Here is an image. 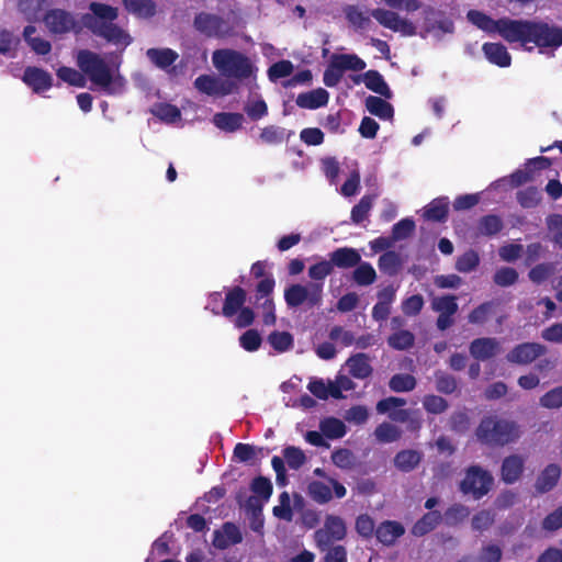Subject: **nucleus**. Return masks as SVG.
<instances>
[{
	"instance_id": "nucleus-40",
	"label": "nucleus",
	"mask_w": 562,
	"mask_h": 562,
	"mask_svg": "<svg viewBox=\"0 0 562 562\" xmlns=\"http://www.w3.org/2000/svg\"><path fill=\"white\" fill-rule=\"evenodd\" d=\"M334 272L333 263L329 260H321L308 268V277L313 281L312 283H322L324 280Z\"/></svg>"
},
{
	"instance_id": "nucleus-46",
	"label": "nucleus",
	"mask_w": 562,
	"mask_h": 562,
	"mask_svg": "<svg viewBox=\"0 0 562 562\" xmlns=\"http://www.w3.org/2000/svg\"><path fill=\"white\" fill-rule=\"evenodd\" d=\"M268 342L278 352H285L293 347V336L289 331L274 330L269 334Z\"/></svg>"
},
{
	"instance_id": "nucleus-57",
	"label": "nucleus",
	"mask_w": 562,
	"mask_h": 562,
	"mask_svg": "<svg viewBox=\"0 0 562 562\" xmlns=\"http://www.w3.org/2000/svg\"><path fill=\"white\" fill-rule=\"evenodd\" d=\"M519 274L516 269L512 267H503L493 276V281L499 286H510L518 281Z\"/></svg>"
},
{
	"instance_id": "nucleus-6",
	"label": "nucleus",
	"mask_w": 562,
	"mask_h": 562,
	"mask_svg": "<svg viewBox=\"0 0 562 562\" xmlns=\"http://www.w3.org/2000/svg\"><path fill=\"white\" fill-rule=\"evenodd\" d=\"M212 60L223 76L239 81L252 77L256 70L249 57L235 49H217L213 53Z\"/></svg>"
},
{
	"instance_id": "nucleus-22",
	"label": "nucleus",
	"mask_w": 562,
	"mask_h": 562,
	"mask_svg": "<svg viewBox=\"0 0 562 562\" xmlns=\"http://www.w3.org/2000/svg\"><path fill=\"white\" fill-rule=\"evenodd\" d=\"M329 93L324 88H317L307 92H302L297 95L295 102L301 109L315 110L327 105Z\"/></svg>"
},
{
	"instance_id": "nucleus-58",
	"label": "nucleus",
	"mask_w": 562,
	"mask_h": 562,
	"mask_svg": "<svg viewBox=\"0 0 562 562\" xmlns=\"http://www.w3.org/2000/svg\"><path fill=\"white\" fill-rule=\"evenodd\" d=\"M371 15L384 27L390 30L396 29L400 15L396 12L385 9H373Z\"/></svg>"
},
{
	"instance_id": "nucleus-21",
	"label": "nucleus",
	"mask_w": 562,
	"mask_h": 562,
	"mask_svg": "<svg viewBox=\"0 0 562 562\" xmlns=\"http://www.w3.org/2000/svg\"><path fill=\"white\" fill-rule=\"evenodd\" d=\"M561 477V468L557 463L548 464L538 475L535 488L538 493L543 494L555 487Z\"/></svg>"
},
{
	"instance_id": "nucleus-5",
	"label": "nucleus",
	"mask_w": 562,
	"mask_h": 562,
	"mask_svg": "<svg viewBox=\"0 0 562 562\" xmlns=\"http://www.w3.org/2000/svg\"><path fill=\"white\" fill-rule=\"evenodd\" d=\"M475 435L484 445L503 447L519 438V427L513 420L485 416L480 422Z\"/></svg>"
},
{
	"instance_id": "nucleus-8",
	"label": "nucleus",
	"mask_w": 562,
	"mask_h": 562,
	"mask_svg": "<svg viewBox=\"0 0 562 562\" xmlns=\"http://www.w3.org/2000/svg\"><path fill=\"white\" fill-rule=\"evenodd\" d=\"M467 19L477 29L488 33H497L506 42L512 43L516 20L509 18L492 19L479 10H470Z\"/></svg>"
},
{
	"instance_id": "nucleus-52",
	"label": "nucleus",
	"mask_w": 562,
	"mask_h": 562,
	"mask_svg": "<svg viewBox=\"0 0 562 562\" xmlns=\"http://www.w3.org/2000/svg\"><path fill=\"white\" fill-rule=\"evenodd\" d=\"M479 263V254L475 250L470 249L457 258L456 269L459 272L468 273L475 270Z\"/></svg>"
},
{
	"instance_id": "nucleus-61",
	"label": "nucleus",
	"mask_w": 562,
	"mask_h": 562,
	"mask_svg": "<svg viewBox=\"0 0 562 562\" xmlns=\"http://www.w3.org/2000/svg\"><path fill=\"white\" fill-rule=\"evenodd\" d=\"M293 72V64L290 60H280L272 64L268 69V77L271 81L289 77Z\"/></svg>"
},
{
	"instance_id": "nucleus-60",
	"label": "nucleus",
	"mask_w": 562,
	"mask_h": 562,
	"mask_svg": "<svg viewBox=\"0 0 562 562\" xmlns=\"http://www.w3.org/2000/svg\"><path fill=\"white\" fill-rule=\"evenodd\" d=\"M415 222L412 218H403L392 227V239L402 240L409 237L415 231Z\"/></svg>"
},
{
	"instance_id": "nucleus-41",
	"label": "nucleus",
	"mask_w": 562,
	"mask_h": 562,
	"mask_svg": "<svg viewBox=\"0 0 562 562\" xmlns=\"http://www.w3.org/2000/svg\"><path fill=\"white\" fill-rule=\"evenodd\" d=\"M151 113L166 123H175L181 117L180 109L170 103L156 104Z\"/></svg>"
},
{
	"instance_id": "nucleus-51",
	"label": "nucleus",
	"mask_w": 562,
	"mask_h": 562,
	"mask_svg": "<svg viewBox=\"0 0 562 562\" xmlns=\"http://www.w3.org/2000/svg\"><path fill=\"white\" fill-rule=\"evenodd\" d=\"M373 205V198L371 195H363L360 201L352 207L350 218L352 223L360 224L369 215Z\"/></svg>"
},
{
	"instance_id": "nucleus-24",
	"label": "nucleus",
	"mask_w": 562,
	"mask_h": 562,
	"mask_svg": "<svg viewBox=\"0 0 562 562\" xmlns=\"http://www.w3.org/2000/svg\"><path fill=\"white\" fill-rule=\"evenodd\" d=\"M404 532L405 529L401 522L385 520L375 529V537L384 546H392Z\"/></svg>"
},
{
	"instance_id": "nucleus-64",
	"label": "nucleus",
	"mask_w": 562,
	"mask_h": 562,
	"mask_svg": "<svg viewBox=\"0 0 562 562\" xmlns=\"http://www.w3.org/2000/svg\"><path fill=\"white\" fill-rule=\"evenodd\" d=\"M540 405L546 408L562 407V385L557 386L540 397Z\"/></svg>"
},
{
	"instance_id": "nucleus-2",
	"label": "nucleus",
	"mask_w": 562,
	"mask_h": 562,
	"mask_svg": "<svg viewBox=\"0 0 562 562\" xmlns=\"http://www.w3.org/2000/svg\"><path fill=\"white\" fill-rule=\"evenodd\" d=\"M77 65L80 71L61 66L57 69V77L70 86L83 88L87 83L85 75L99 87L109 88L113 81L112 71L104 59L89 49H81L77 55Z\"/></svg>"
},
{
	"instance_id": "nucleus-27",
	"label": "nucleus",
	"mask_w": 562,
	"mask_h": 562,
	"mask_svg": "<svg viewBox=\"0 0 562 562\" xmlns=\"http://www.w3.org/2000/svg\"><path fill=\"white\" fill-rule=\"evenodd\" d=\"M442 520L439 510H430L422 516L413 526L412 533L416 537H423L432 531Z\"/></svg>"
},
{
	"instance_id": "nucleus-36",
	"label": "nucleus",
	"mask_w": 562,
	"mask_h": 562,
	"mask_svg": "<svg viewBox=\"0 0 562 562\" xmlns=\"http://www.w3.org/2000/svg\"><path fill=\"white\" fill-rule=\"evenodd\" d=\"M496 303L494 301H487L481 303L479 306L473 308L468 315V321L473 325H483L495 312Z\"/></svg>"
},
{
	"instance_id": "nucleus-63",
	"label": "nucleus",
	"mask_w": 562,
	"mask_h": 562,
	"mask_svg": "<svg viewBox=\"0 0 562 562\" xmlns=\"http://www.w3.org/2000/svg\"><path fill=\"white\" fill-rule=\"evenodd\" d=\"M259 137H260V140L265 144H269V145L281 144L284 139V131H283V128L279 127V126L269 125L261 130Z\"/></svg>"
},
{
	"instance_id": "nucleus-20",
	"label": "nucleus",
	"mask_w": 562,
	"mask_h": 562,
	"mask_svg": "<svg viewBox=\"0 0 562 562\" xmlns=\"http://www.w3.org/2000/svg\"><path fill=\"white\" fill-rule=\"evenodd\" d=\"M482 52L491 64L501 68L509 67L512 64V56L502 43H484Z\"/></svg>"
},
{
	"instance_id": "nucleus-45",
	"label": "nucleus",
	"mask_w": 562,
	"mask_h": 562,
	"mask_svg": "<svg viewBox=\"0 0 562 562\" xmlns=\"http://www.w3.org/2000/svg\"><path fill=\"white\" fill-rule=\"evenodd\" d=\"M415 337L409 330H397L387 338L390 347L396 350H406L414 346Z\"/></svg>"
},
{
	"instance_id": "nucleus-15",
	"label": "nucleus",
	"mask_w": 562,
	"mask_h": 562,
	"mask_svg": "<svg viewBox=\"0 0 562 562\" xmlns=\"http://www.w3.org/2000/svg\"><path fill=\"white\" fill-rule=\"evenodd\" d=\"M470 355L479 360L486 361L501 351L499 341L492 337L475 338L469 346Z\"/></svg>"
},
{
	"instance_id": "nucleus-54",
	"label": "nucleus",
	"mask_w": 562,
	"mask_h": 562,
	"mask_svg": "<svg viewBox=\"0 0 562 562\" xmlns=\"http://www.w3.org/2000/svg\"><path fill=\"white\" fill-rule=\"evenodd\" d=\"M331 461L339 469L350 470L355 467L356 457L351 450L339 448L333 451Z\"/></svg>"
},
{
	"instance_id": "nucleus-4",
	"label": "nucleus",
	"mask_w": 562,
	"mask_h": 562,
	"mask_svg": "<svg viewBox=\"0 0 562 562\" xmlns=\"http://www.w3.org/2000/svg\"><path fill=\"white\" fill-rule=\"evenodd\" d=\"M267 261L258 260L251 265L250 274L259 279L255 288V305L262 310V322L267 326H272L277 322L276 305L272 297L276 280L272 273H267Z\"/></svg>"
},
{
	"instance_id": "nucleus-38",
	"label": "nucleus",
	"mask_w": 562,
	"mask_h": 562,
	"mask_svg": "<svg viewBox=\"0 0 562 562\" xmlns=\"http://www.w3.org/2000/svg\"><path fill=\"white\" fill-rule=\"evenodd\" d=\"M378 265L381 271L389 276H394L398 272L402 260L396 251L390 250L380 256Z\"/></svg>"
},
{
	"instance_id": "nucleus-18",
	"label": "nucleus",
	"mask_w": 562,
	"mask_h": 562,
	"mask_svg": "<svg viewBox=\"0 0 562 562\" xmlns=\"http://www.w3.org/2000/svg\"><path fill=\"white\" fill-rule=\"evenodd\" d=\"M525 459L519 454H510L504 458L501 467V479L506 484H514L522 475Z\"/></svg>"
},
{
	"instance_id": "nucleus-49",
	"label": "nucleus",
	"mask_w": 562,
	"mask_h": 562,
	"mask_svg": "<svg viewBox=\"0 0 562 562\" xmlns=\"http://www.w3.org/2000/svg\"><path fill=\"white\" fill-rule=\"evenodd\" d=\"M389 386L394 392H409L416 387V379L408 373H397L390 379Z\"/></svg>"
},
{
	"instance_id": "nucleus-62",
	"label": "nucleus",
	"mask_w": 562,
	"mask_h": 562,
	"mask_svg": "<svg viewBox=\"0 0 562 562\" xmlns=\"http://www.w3.org/2000/svg\"><path fill=\"white\" fill-rule=\"evenodd\" d=\"M435 378L438 392L452 394L457 390L458 383L453 375L439 371L435 374Z\"/></svg>"
},
{
	"instance_id": "nucleus-48",
	"label": "nucleus",
	"mask_w": 562,
	"mask_h": 562,
	"mask_svg": "<svg viewBox=\"0 0 562 562\" xmlns=\"http://www.w3.org/2000/svg\"><path fill=\"white\" fill-rule=\"evenodd\" d=\"M374 436L378 441L389 443L397 441L402 437V431L393 424L384 422L375 428Z\"/></svg>"
},
{
	"instance_id": "nucleus-34",
	"label": "nucleus",
	"mask_w": 562,
	"mask_h": 562,
	"mask_svg": "<svg viewBox=\"0 0 562 562\" xmlns=\"http://www.w3.org/2000/svg\"><path fill=\"white\" fill-rule=\"evenodd\" d=\"M334 66L345 72L346 70L361 71L366 68V63L353 54H339L331 57Z\"/></svg>"
},
{
	"instance_id": "nucleus-47",
	"label": "nucleus",
	"mask_w": 562,
	"mask_h": 562,
	"mask_svg": "<svg viewBox=\"0 0 562 562\" xmlns=\"http://www.w3.org/2000/svg\"><path fill=\"white\" fill-rule=\"evenodd\" d=\"M308 494L318 504H326L333 498L330 486L321 481H313L308 484Z\"/></svg>"
},
{
	"instance_id": "nucleus-9",
	"label": "nucleus",
	"mask_w": 562,
	"mask_h": 562,
	"mask_svg": "<svg viewBox=\"0 0 562 562\" xmlns=\"http://www.w3.org/2000/svg\"><path fill=\"white\" fill-rule=\"evenodd\" d=\"M323 299V284H291L284 290V301L289 307H299L307 302L311 307L318 306Z\"/></svg>"
},
{
	"instance_id": "nucleus-35",
	"label": "nucleus",
	"mask_w": 562,
	"mask_h": 562,
	"mask_svg": "<svg viewBox=\"0 0 562 562\" xmlns=\"http://www.w3.org/2000/svg\"><path fill=\"white\" fill-rule=\"evenodd\" d=\"M319 428L323 435L328 439H340L347 432L344 422L335 417H328L322 420Z\"/></svg>"
},
{
	"instance_id": "nucleus-23",
	"label": "nucleus",
	"mask_w": 562,
	"mask_h": 562,
	"mask_svg": "<svg viewBox=\"0 0 562 562\" xmlns=\"http://www.w3.org/2000/svg\"><path fill=\"white\" fill-rule=\"evenodd\" d=\"M423 457L424 456L422 451L415 449H404L395 454L393 464L398 471L403 473H409L418 468Z\"/></svg>"
},
{
	"instance_id": "nucleus-42",
	"label": "nucleus",
	"mask_w": 562,
	"mask_h": 562,
	"mask_svg": "<svg viewBox=\"0 0 562 562\" xmlns=\"http://www.w3.org/2000/svg\"><path fill=\"white\" fill-rule=\"evenodd\" d=\"M20 38L11 31L0 29V54L7 57H14Z\"/></svg>"
},
{
	"instance_id": "nucleus-19",
	"label": "nucleus",
	"mask_w": 562,
	"mask_h": 562,
	"mask_svg": "<svg viewBox=\"0 0 562 562\" xmlns=\"http://www.w3.org/2000/svg\"><path fill=\"white\" fill-rule=\"evenodd\" d=\"M329 259L334 268L350 269L360 263L361 256L355 248L340 247L329 254Z\"/></svg>"
},
{
	"instance_id": "nucleus-3",
	"label": "nucleus",
	"mask_w": 562,
	"mask_h": 562,
	"mask_svg": "<svg viewBox=\"0 0 562 562\" xmlns=\"http://www.w3.org/2000/svg\"><path fill=\"white\" fill-rule=\"evenodd\" d=\"M512 43L522 45L532 43L536 46L560 47L562 45V27L546 22L516 20Z\"/></svg>"
},
{
	"instance_id": "nucleus-7",
	"label": "nucleus",
	"mask_w": 562,
	"mask_h": 562,
	"mask_svg": "<svg viewBox=\"0 0 562 562\" xmlns=\"http://www.w3.org/2000/svg\"><path fill=\"white\" fill-rule=\"evenodd\" d=\"M493 483L494 477L491 472L474 464L465 470L459 490L463 495H471L474 499H481L488 494Z\"/></svg>"
},
{
	"instance_id": "nucleus-16",
	"label": "nucleus",
	"mask_w": 562,
	"mask_h": 562,
	"mask_svg": "<svg viewBox=\"0 0 562 562\" xmlns=\"http://www.w3.org/2000/svg\"><path fill=\"white\" fill-rule=\"evenodd\" d=\"M243 541V535L238 526L234 522H224L222 529H217L213 533V546L216 549L225 550L231 546L238 544Z\"/></svg>"
},
{
	"instance_id": "nucleus-37",
	"label": "nucleus",
	"mask_w": 562,
	"mask_h": 562,
	"mask_svg": "<svg viewBox=\"0 0 562 562\" xmlns=\"http://www.w3.org/2000/svg\"><path fill=\"white\" fill-rule=\"evenodd\" d=\"M352 280L360 286L372 284L376 279V272L371 263L361 262L355 267Z\"/></svg>"
},
{
	"instance_id": "nucleus-12",
	"label": "nucleus",
	"mask_w": 562,
	"mask_h": 562,
	"mask_svg": "<svg viewBox=\"0 0 562 562\" xmlns=\"http://www.w3.org/2000/svg\"><path fill=\"white\" fill-rule=\"evenodd\" d=\"M457 300L458 297L453 294H445L432 299L431 308L438 313L436 326L439 330L443 331L453 325V317L459 310Z\"/></svg>"
},
{
	"instance_id": "nucleus-29",
	"label": "nucleus",
	"mask_w": 562,
	"mask_h": 562,
	"mask_svg": "<svg viewBox=\"0 0 562 562\" xmlns=\"http://www.w3.org/2000/svg\"><path fill=\"white\" fill-rule=\"evenodd\" d=\"M366 108L381 120H391L394 116L393 105L380 97L369 95L366 99Z\"/></svg>"
},
{
	"instance_id": "nucleus-33",
	"label": "nucleus",
	"mask_w": 562,
	"mask_h": 562,
	"mask_svg": "<svg viewBox=\"0 0 562 562\" xmlns=\"http://www.w3.org/2000/svg\"><path fill=\"white\" fill-rule=\"evenodd\" d=\"M36 32L34 25H26L23 31L24 41L33 52L38 55H47L52 50V44L42 37L33 36Z\"/></svg>"
},
{
	"instance_id": "nucleus-59",
	"label": "nucleus",
	"mask_w": 562,
	"mask_h": 562,
	"mask_svg": "<svg viewBox=\"0 0 562 562\" xmlns=\"http://www.w3.org/2000/svg\"><path fill=\"white\" fill-rule=\"evenodd\" d=\"M494 520L495 515L492 510L482 509L472 517L471 526L473 530L485 531L494 524Z\"/></svg>"
},
{
	"instance_id": "nucleus-53",
	"label": "nucleus",
	"mask_w": 562,
	"mask_h": 562,
	"mask_svg": "<svg viewBox=\"0 0 562 562\" xmlns=\"http://www.w3.org/2000/svg\"><path fill=\"white\" fill-rule=\"evenodd\" d=\"M541 199V192L536 187H528L517 192V201L524 209L536 207Z\"/></svg>"
},
{
	"instance_id": "nucleus-13",
	"label": "nucleus",
	"mask_w": 562,
	"mask_h": 562,
	"mask_svg": "<svg viewBox=\"0 0 562 562\" xmlns=\"http://www.w3.org/2000/svg\"><path fill=\"white\" fill-rule=\"evenodd\" d=\"M547 352V347L539 342H522L516 345L507 355L510 363L527 366Z\"/></svg>"
},
{
	"instance_id": "nucleus-32",
	"label": "nucleus",
	"mask_w": 562,
	"mask_h": 562,
	"mask_svg": "<svg viewBox=\"0 0 562 562\" xmlns=\"http://www.w3.org/2000/svg\"><path fill=\"white\" fill-rule=\"evenodd\" d=\"M124 8L136 16L151 18L156 14V3L153 0H122Z\"/></svg>"
},
{
	"instance_id": "nucleus-26",
	"label": "nucleus",
	"mask_w": 562,
	"mask_h": 562,
	"mask_svg": "<svg viewBox=\"0 0 562 562\" xmlns=\"http://www.w3.org/2000/svg\"><path fill=\"white\" fill-rule=\"evenodd\" d=\"M449 212V202L446 196L434 199L424 209V218L430 222H446Z\"/></svg>"
},
{
	"instance_id": "nucleus-50",
	"label": "nucleus",
	"mask_w": 562,
	"mask_h": 562,
	"mask_svg": "<svg viewBox=\"0 0 562 562\" xmlns=\"http://www.w3.org/2000/svg\"><path fill=\"white\" fill-rule=\"evenodd\" d=\"M344 12L347 21L356 29L363 30L371 22L370 16L363 13L357 5H347Z\"/></svg>"
},
{
	"instance_id": "nucleus-10",
	"label": "nucleus",
	"mask_w": 562,
	"mask_h": 562,
	"mask_svg": "<svg viewBox=\"0 0 562 562\" xmlns=\"http://www.w3.org/2000/svg\"><path fill=\"white\" fill-rule=\"evenodd\" d=\"M347 536V527L344 519L336 515H327L324 526L314 533V540L319 551L324 552L336 541H341Z\"/></svg>"
},
{
	"instance_id": "nucleus-56",
	"label": "nucleus",
	"mask_w": 562,
	"mask_h": 562,
	"mask_svg": "<svg viewBox=\"0 0 562 562\" xmlns=\"http://www.w3.org/2000/svg\"><path fill=\"white\" fill-rule=\"evenodd\" d=\"M262 342V338L257 329H247L239 337V345L248 352L257 351Z\"/></svg>"
},
{
	"instance_id": "nucleus-39",
	"label": "nucleus",
	"mask_w": 562,
	"mask_h": 562,
	"mask_svg": "<svg viewBox=\"0 0 562 562\" xmlns=\"http://www.w3.org/2000/svg\"><path fill=\"white\" fill-rule=\"evenodd\" d=\"M470 515V509L468 506L463 504H453L450 507H448L442 516V519L445 520V524L447 526H457L458 524L462 522L464 519H467Z\"/></svg>"
},
{
	"instance_id": "nucleus-25",
	"label": "nucleus",
	"mask_w": 562,
	"mask_h": 562,
	"mask_svg": "<svg viewBox=\"0 0 562 562\" xmlns=\"http://www.w3.org/2000/svg\"><path fill=\"white\" fill-rule=\"evenodd\" d=\"M349 373L356 379H366L371 375L372 367L370 359L366 353H356L351 356L346 362Z\"/></svg>"
},
{
	"instance_id": "nucleus-1",
	"label": "nucleus",
	"mask_w": 562,
	"mask_h": 562,
	"mask_svg": "<svg viewBox=\"0 0 562 562\" xmlns=\"http://www.w3.org/2000/svg\"><path fill=\"white\" fill-rule=\"evenodd\" d=\"M89 10L91 13H85L80 20H77L75 14L69 11L50 9L45 13L43 21L54 35L70 32L79 34L86 27L92 34L104 38L109 43L123 45L124 47L132 43L130 34L114 23L119 16L116 8L93 1L89 4Z\"/></svg>"
},
{
	"instance_id": "nucleus-30",
	"label": "nucleus",
	"mask_w": 562,
	"mask_h": 562,
	"mask_svg": "<svg viewBox=\"0 0 562 562\" xmlns=\"http://www.w3.org/2000/svg\"><path fill=\"white\" fill-rule=\"evenodd\" d=\"M146 55L160 69H167L179 58L178 53L171 48H149Z\"/></svg>"
},
{
	"instance_id": "nucleus-17",
	"label": "nucleus",
	"mask_w": 562,
	"mask_h": 562,
	"mask_svg": "<svg viewBox=\"0 0 562 562\" xmlns=\"http://www.w3.org/2000/svg\"><path fill=\"white\" fill-rule=\"evenodd\" d=\"M247 301V292L244 288L235 285L225 293L222 306V315L232 318L237 312L245 306Z\"/></svg>"
},
{
	"instance_id": "nucleus-11",
	"label": "nucleus",
	"mask_w": 562,
	"mask_h": 562,
	"mask_svg": "<svg viewBox=\"0 0 562 562\" xmlns=\"http://www.w3.org/2000/svg\"><path fill=\"white\" fill-rule=\"evenodd\" d=\"M194 29L206 37H225L231 32V26L222 16L200 12L193 20Z\"/></svg>"
},
{
	"instance_id": "nucleus-28",
	"label": "nucleus",
	"mask_w": 562,
	"mask_h": 562,
	"mask_svg": "<svg viewBox=\"0 0 562 562\" xmlns=\"http://www.w3.org/2000/svg\"><path fill=\"white\" fill-rule=\"evenodd\" d=\"M364 85L366 87L384 97L385 99H391L393 93L389 87V85L385 82L383 76L378 70H368L363 75Z\"/></svg>"
},
{
	"instance_id": "nucleus-43",
	"label": "nucleus",
	"mask_w": 562,
	"mask_h": 562,
	"mask_svg": "<svg viewBox=\"0 0 562 562\" xmlns=\"http://www.w3.org/2000/svg\"><path fill=\"white\" fill-rule=\"evenodd\" d=\"M555 272V265L553 262H542L532 267L528 272V278L535 284L546 282Z\"/></svg>"
},
{
	"instance_id": "nucleus-14",
	"label": "nucleus",
	"mask_w": 562,
	"mask_h": 562,
	"mask_svg": "<svg viewBox=\"0 0 562 562\" xmlns=\"http://www.w3.org/2000/svg\"><path fill=\"white\" fill-rule=\"evenodd\" d=\"M23 82L29 86L34 93H43L53 87V77L40 67L29 66L25 68L22 77Z\"/></svg>"
},
{
	"instance_id": "nucleus-44",
	"label": "nucleus",
	"mask_w": 562,
	"mask_h": 562,
	"mask_svg": "<svg viewBox=\"0 0 562 562\" xmlns=\"http://www.w3.org/2000/svg\"><path fill=\"white\" fill-rule=\"evenodd\" d=\"M283 459L292 470H299L306 463V456L304 451L295 446H286L282 450Z\"/></svg>"
},
{
	"instance_id": "nucleus-31",
	"label": "nucleus",
	"mask_w": 562,
	"mask_h": 562,
	"mask_svg": "<svg viewBox=\"0 0 562 562\" xmlns=\"http://www.w3.org/2000/svg\"><path fill=\"white\" fill-rule=\"evenodd\" d=\"M216 127L225 132H236L241 128L244 115L240 113L220 112L213 117Z\"/></svg>"
},
{
	"instance_id": "nucleus-55",
	"label": "nucleus",
	"mask_w": 562,
	"mask_h": 562,
	"mask_svg": "<svg viewBox=\"0 0 562 562\" xmlns=\"http://www.w3.org/2000/svg\"><path fill=\"white\" fill-rule=\"evenodd\" d=\"M480 231L485 236H493L503 229V221L497 215H485L480 220Z\"/></svg>"
}]
</instances>
